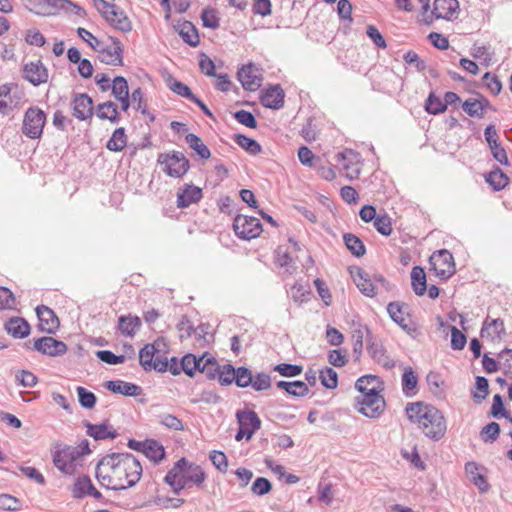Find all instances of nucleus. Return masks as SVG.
Listing matches in <instances>:
<instances>
[{"label":"nucleus","instance_id":"5fc2aeb1","mask_svg":"<svg viewBox=\"0 0 512 512\" xmlns=\"http://www.w3.org/2000/svg\"><path fill=\"white\" fill-rule=\"evenodd\" d=\"M199 359H196V355L188 353L180 360V367L182 371L189 377H194L197 372Z\"/></svg>","mask_w":512,"mask_h":512},{"label":"nucleus","instance_id":"c03bdc74","mask_svg":"<svg viewBox=\"0 0 512 512\" xmlns=\"http://www.w3.org/2000/svg\"><path fill=\"white\" fill-rule=\"evenodd\" d=\"M234 141L251 155H257L262 151L261 145L255 139L244 134H234Z\"/></svg>","mask_w":512,"mask_h":512},{"label":"nucleus","instance_id":"4c0bfd02","mask_svg":"<svg viewBox=\"0 0 512 512\" xmlns=\"http://www.w3.org/2000/svg\"><path fill=\"white\" fill-rule=\"evenodd\" d=\"M141 326V320L138 316H120L118 320V329L125 335L132 337Z\"/></svg>","mask_w":512,"mask_h":512},{"label":"nucleus","instance_id":"412c9836","mask_svg":"<svg viewBox=\"0 0 512 512\" xmlns=\"http://www.w3.org/2000/svg\"><path fill=\"white\" fill-rule=\"evenodd\" d=\"M73 116L84 121L93 115V100L86 93L74 94L72 100Z\"/></svg>","mask_w":512,"mask_h":512},{"label":"nucleus","instance_id":"6ab92c4d","mask_svg":"<svg viewBox=\"0 0 512 512\" xmlns=\"http://www.w3.org/2000/svg\"><path fill=\"white\" fill-rule=\"evenodd\" d=\"M236 418L238 425L246 430V440H250L261 427V419L254 410H238Z\"/></svg>","mask_w":512,"mask_h":512},{"label":"nucleus","instance_id":"e2e57ef3","mask_svg":"<svg viewBox=\"0 0 512 512\" xmlns=\"http://www.w3.org/2000/svg\"><path fill=\"white\" fill-rule=\"evenodd\" d=\"M21 501L10 495L0 494V509L4 511L16 512L21 510Z\"/></svg>","mask_w":512,"mask_h":512},{"label":"nucleus","instance_id":"bb28decb","mask_svg":"<svg viewBox=\"0 0 512 512\" xmlns=\"http://www.w3.org/2000/svg\"><path fill=\"white\" fill-rule=\"evenodd\" d=\"M185 462L186 465L184 466L183 474L180 475L184 477L189 486L190 484H195L197 487H200L207 477L205 471L201 466L196 463L189 462L186 458Z\"/></svg>","mask_w":512,"mask_h":512},{"label":"nucleus","instance_id":"13d9d810","mask_svg":"<svg viewBox=\"0 0 512 512\" xmlns=\"http://www.w3.org/2000/svg\"><path fill=\"white\" fill-rule=\"evenodd\" d=\"M110 89L116 99L129 96L128 83L123 76H116Z\"/></svg>","mask_w":512,"mask_h":512},{"label":"nucleus","instance_id":"4be33fe9","mask_svg":"<svg viewBox=\"0 0 512 512\" xmlns=\"http://www.w3.org/2000/svg\"><path fill=\"white\" fill-rule=\"evenodd\" d=\"M103 17L111 26L121 32L127 33L132 30L130 19L117 5L112 6L109 12H104Z\"/></svg>","mask_w":512,"mask_h":512},{"label":"nucleus","instance_id":"72a5a7b5","mask_svg":"<svg viewBox=\"0 0 512 512\" xmlns=\"http://www.w3.org/2000/svg\"><path fill=\"white\" fill-rule=\"evenodd\" d=\"M96 115L101 120H109L111 123H118L120 121L117 104L112 101L98 104Z\"/></svg>","mask_w":512,"mask_h":512},{"label":"nucleus","instance_id":"f257e3e1","mask_svg":"<svg viewBox=\"0 0 512 512\" xmlns=\"http://www.w3.org/2000/svg\"><path fill=\"white\" fill-rule=\"evenodd\" d=\"M142 472L140 461L128 452L106 454L95 468V476L100 485L114 491L134 487L139 482Z\"/></svg>","mask_w":512,"mask_h":512},{"label":"nucleus","instance_id":"7ed1b4c3","mask_svg":"<svg viewBox=\"0 0 512 512\" xmlns=\"http://www.w3.org/2000/svg\"><path fill=\"white\" fill-rule=\"evenodd\" d=\"M89 441L81 440L78 446L57 444L52 453L54 466L63 474L73 475L76 470V461L86 454H90Z\"/></svg>","mask_w":512,"mask_h":512},{"label":"nucleus","instance_id":"9d476101","mask_svg":"<svg viewBox=\"0 0 512 512\" xmlns=\"http://www.w3.org/2000/svg\"><path fill=\"white\" fill-rule=\"evenodd\" d=\"M155 348L152 344H146L139 351V363L145 371L155 370L157 372H166L167 357L156 356Z\"/></svg>","mask_w":512,"mask_h":512},{"label":"nucleus","instance_id":"a211bd4d","mask_svg":"<svg viewBox=\"0 0 512 512\" xmlns=\"http://www.w3.org/2000/svg\"><path fill=\"white\" fill-rule=\"evenodd\" d=\"M23 78L34 86L46 83L48 80V70L41 60L31 61L23 66Z\"/></svg>","mask_w":512,"mask_h":512},{"label":"nucleus","instance_id":"aec40b11","mask_svg":"<svg viewBox=\"0 0 512 512\" xmlns=\"http://www.w3.org/2000/svg\"><path fill=\"white\" fill-rule=\"evenodd\" d=\"M83 425L86 427V433L96 441L105 439H115L119 433L113 428L108 420H104L100 424H92L89 421H83Z\"/></svg>","mask_w":512,"mask_h":512},{"label":"nucleus","instance_id":"cd10ccee","mask_svg":"<svg viewBox=\"0 0 512 512\" xmlns=\"http://www.w3.org/2000/svg\"><path fill=\"white\" fill-rule=\"evenodd\" d=\"M252 380V371L246 366H240L236 369V375H234L232 378H222V386H228L232 383H235L239 388H247L251 387Z\"/></svg>","mask_w":512,"mask_h":512},{"label":"nucleus","instance_id":"4d7b16f0","mask_svg":"<svg viewBox=\"0 0 512 512\" xmlns=\"http://www.w3.org/2000/svg\"><path fill=\"white\" fill-rule=\"evenodd\" d=\"M290 292H291V297H292L293 301L298 304L307 302L311 295V290H310L309 286H305L300 283H295L291 287Z\"/></svg>","mask_w":512,"mask_h":512},{"label":"nucleus","instance_id":"9b49d317","mask_svg":"<svg viewBox=\"0 0 512 512\" xmlns=\"http://www.w3.org/2000/svg\"><path fill=\"white\" fill-rule=\"evenodd\" d=\"M33 350L45 356L58 357L66 354L68 346L51 336H42L33 341Z\"/></svg>","mask_w":512,"mask_h":512},{"label":"nucleus","instance_id":"0e129e2a","mask_svg":"<svg viewBox=\"0 0 512 512\" xmlns=\"http://www.w3.org/2000/svg\"><path fill=\"white\" fill-rule=\"evenodd\" d=\"M272 483L265 477H257L251 486V491L257 496H264L271 492Z\"/></svg>","mask_w":512,"mask_h":512},{"label":"nucleus","instance_id":"f3484780","mask_svg":"<svg viewBox=\"0 0 512 512\" xmlns=\"http://www.w3.org/2000/svg\"><path fill=\"white\" fill-rule=\"evenodd\" d=\"M405 309H408V305L405 303H400L398 301L390 302L387 305V312L390 316V318L398 324L404 331H406L409 335H413L417 332V327L415 323L411 320L406 321L404 318V314L406 313L404 311Z\"/></svg>","mask_w":512,"mask_h":512},{"label":"nucleus","instance_id":"f03ea898","mask_svg":"<svg viewBox=\"0 0 512 512\" xmlns=\"http://www.w3.org/2000/svg\"><path fill=\"white\" fill-rule=\"evenodd\" d=\"M405 411L409 421L418 424L419 429L427 438L439 441L445 436L447 422L437 407L417 401L408 403Z\"/></svg>","mask_w":512,"mask_h":512},{"label":"nucleus","instance_id":"7c9ffc66","mask_svg":"<svg viewBox=\"0 0 512 512\" xmlns=\"http://www.w3.org/2000/svg\"><path fill=\"white\" fill-rule=\"evenodd\" d=\"M484 179L496 192L503 190L510 181L507 174L498 166H494L490 172L486 173Z\"/></svg>","mask_w":512,"mask_h":512},{"label":"nucleus","instance_id":"6e6552de","mask_svg":"<svg viewBox=\"0 0 512 512\" xmlns=\"http://www.w3.org/2000/svg\"><path fill=\"white\" fill-rule=\"evenodd\" d=\"M233 230L240 239L251 240L261 234L262 224L256 217L238 214L233 220Z\"/></svg>","mask_w":512,"mask_h":512},{"label":"nucleus","instance_id":"ea45409f","mask_svg":"<svg viewBox=\"0 0 512 512\" xmlns=\"http://www.w3.org/2000/svg\"><path fill=\"white\" fill-rule=\"evenodd\" d=\"M143 453L148 459L152 460L156 464L165 458L164 447L154 439L146 440Z\"/></svg>","mask_w":512,"mask_h":512},{"label":"nucleus","instance_id":"423d86ee","mask_svg":"<svg viewBox=\"0 0 512 512\" xmlns=\"http://www.w3.org/2000/svg\"><path fill=\"white\" fill-rule=\"evenodd\" d=\"M46 124L45 112L37 106L29 107L23 117L22 133L30 139H39Z\"/></svg>","mask_w":512,"mask_h":512},{"label":"nucleus","instance_id":"20e7f679","mask_svg":"<svg viewBox=\"0 0 512 512\" xmlns=\"http://www.w3.org/2000/svg\"><path fill=\"white\" fill-rule=\"evenodd\" d=\"M382 387H371L367 395L355 398V408L362 415L369 418H378L384 412L386 402L380 394Z\"/></svg>","mask_w":512,"mask_h":512},{"label":"nucleus","instance_id":"603ef678","mask_svg":"<svg viewBox=\"0 0 512 512\" xmlns=\"http://www.w3.org/2000/svg\"><path fill=\"white\" fill-rule=\"evenodd\" d=\"M273 370L283 377L291 378L299 376L303 371V366L283 362L275 365Z\"/></svg>","mask_w":512,"mask_h":512},{"label":"nucleus","instance_id":"052dcab7","mask_svg":"<svg viewBox=\"0 0 512 512\" xmlns=\"http://www.w3.org/2000/svg\"><path fill=\"white\" fill-rule=\"evenodd\" d=\"M233 118L240 124L251 128L256 129L258 126V122L250 111L247 110H238L233 113Z\"/></svg>","mask_w":512,"mask_h":512},{"label":"nucleus","instance_id":"a18cd8bd","mask_svg":"<svg viewBox=\"0 0 512 512\" xmlns=\"http://www.w3.org/2000/svg\"><path fill=\"white\" fill-rule=\"evenodd\" d=\"M159 424L173 431H183L184 424L177 416L169 413H160L156 416Z\"/></svg>","mask_w":512,"mask_h":512},{"label":"nucleus","instance_id":"4468645a","mask_svg":"<svg viewBox=\"0 0 512 512\" xmlns=\"http://www.w3.org/2000/svg\"><path fill=\"white\" fill-rule=\"evenodd\" d=\"M35 312L39 320V331L55 334L59 329L60 321L54 310L46 305H39L36 307Z\"/></svg>","mask_w":512,"mask_h":512},{"label":"nucleus","instance_id":"0eeeda50","mask_svg":"<svg viewBox=\"0 0 512 512\" xmlns=\"http://www.w3.org/2000/svg\"><path fill=\"white\" fill-rule=\"evenodd\" d=\"M429 263L441 280H448L456 272L454 257L447 249L435 251L429 257Z\"/></svg>","mask_w":512,"mask_h":512},{"label":"nucleus","instance_id":"1a4fd4ad","mask_svg":"<svg viewBox=\"0 0 512 512\" xmlns=\"http://www.w3.org/2000/svg\"><path fill=\"white\" fill-rule=\"evenodd\" d=\"M458 11V0H434L433 9L423 17L421 22L430 26L435 19L451 21L454 18V14Z\"/></svg>","mask_w":512,"mask_h":512},{"label":"nucleus","instance_id":"774afa93","mask_svg":"<svg viewBox=\"0 0 512 512\" xmlns=\"http://www.w3.org/2000/svg\"><path fill=\"white\" fill-rule=\"evenodd\" d=\"M38 382V378L35 374L28 370H20L16 374L17 385L23 387H34Z\"/></svg>","mask_w":512,"mask_h":512},{"label":"nucleus","instance_id":"f704fd0d","mask_svg":"<svg viewBox=\"0 0 512 512\" xmlns=\"http://www.w3.org/2000/svg\"><path fill=\"white\" fill-rule=\"evenodd\" d=\"M411 285L417 296H423L427 290L426 273L421 266H414L411 271Z\"/></svg>","mask_w":512,"mask_h":512},{"label":"nucleus","instance_id":"2f4dec72","mask_svg":"<svg viewBox=\"0 0 512 512\" xmlns=\"http://www.w3.org/2000/svg\"><path fill=\"white\" fill-rule=\"evenodd\" d=\"M401 384L405 396L412 397L417 393L418 376L412 367L408 366L404 368Z\"/></svg>","mask_w":512,"mask_h":512},{"label":"nucleus","instance_id":"e433bc0d","mask_svg":"<svg viewBox=\"0 0 512 512\" xmlns=\"http://www.w3.org/2000/svg\"><path fill=\"white\" fill-rule=\"evenodd\" d=\"M185 141L200 159L207 160L211 157L210 149L203 143L202 139L198 135L188 133L185 136Z\"/></svg>","mask_w":512,"mask_h":512},{"label":"nucleus","instance_id":"a878e982","mask_svg":"<svg viewBox=\"0 0 512 512\" xmlns=\"http://www.w3.org/2000/svg\"><path fill=\"white\" fill-rule=\"evenodd\" d=\"M5 331L15 339H23L29 336L31 326L22 317H11L4 324Z\"/></svg>","mask_w":512,"mask_h":512},{"label":"nucleus","instance_id":"c85d7f7f","mask_svg":"<svg viewBox=\"0 0 512 512\" xmlns=\"http://www.w3.org/2000/svg\"><path fill=\"white\" fill-rule=\"evenodd\" d=\"M479 466L476 462H467L465 471L470 481L479 489L481 493H485L490 489V485L484 475L479 472Z\"/></svg>","mask_w":512,"mask_h":512},{"label":"nucleus","instance_id":"de8ad7c7","mask_svg":"<svg viewBox=\"0 0 512 512\" xmlns=\"http://www.w3.org/2000/svg\"><path fill=\"white\" fill-rule=\"evenodd\" d=\"M365 330H366V340L368 343L367 351H368L369 355L371 356V358L374 361H377L380 357L384 356V353H386V350L381 343L374 341L372 333L367 326H365Z\"/></svg>","mask_w":512,"mask_h":512},{"label":"nucleus","instance_id":"37998d69","mask_svg":"<svg viewBox=\"0 0 512 512\" xmlns=\"http://www.w3.org/2000/svg\"><path fill=\"white\" fill-rule=\"evenodd\" d=\"M93 486L94 485L88 475H81L77 477L73 485L72 495L74 498L82 499L88 496V493Z\"/></svg>","mask_w":512,"mask_h":512},{"label":"nucleus","instance_id":"58836bf2","mask_svg":"<svg viewBox=\"0 0 512 512\" xmlns=\"http://www.w3.org/2000/svg\"><path fill=\"white\" fill-rule=\"evenodd\" d=\"M343 241L346 248L351 252V254L357 258H360L365 255L366 247L363 241L352 233H345L343 235Z\"/></svg>","mask_w":512,"mask_h":512},{"label":"nucleus","instance_id":"b1692460","mask_svg":"<svg viewBox=\"0 0 512 512\" xmlns=\"http://www.w3.org/2000/svg\"><path fill=\"white\" fill-rule=\"evenodd\" d=\"M353 280L361 291V293L367 297H374L376 295V289L373 284L370 275L360 267H353L350 270Z\"/></svg>","mask_w":512,"mask_h":512},{"label":"nucleus","instance_id":"393cba45","mask_svg":"<svg viewBox=\"0 0 512 512\" xmlns=\"http://www.w3.org/2000/svg\"><path fill=\"white\" fill-rule=\"evenodd\" d=\"M104 387L112 393L124 396L137 397L142 393V388L139 385L123 380L106 381Z\"/></svg>","mask_w":512,"mask_h":512},{"label":"nucleus","instance_id":"69168bd1","mask_svg":"<svg viewBox=\"0 0 512 512\" xmlns=\"http://www.w3.org/2000/svg\"><path fill=\"white\" fill-rule=\"evenodd\" d=\"M508 411L505 409L504 400L502 395L495 394L493 397V403L490 410V415L493 418L500 419L508 417Z\"/></svg>","mask_w":512,"mask_h":512},{"label":"nucleus","instance_id":"ddd939ff","mask_svg":"<svg viewBox=\"0 0 512 512\" xmlns=\"http://www.w3.org/2000/svg\"><path fill=\"white\" fill-rule=\"evenodd\" d=\"M186 465L185 457L177 460L173 467L164 477V482L171 488L174 494L179 495L185 488L190 487L183 476L184 466Z\"/></svg>","mask_w":512,"mask_h":512},{"label":"nucleus","instance_id":"c756f323","mask_svg":"<svg viewBox=\"0 0 512 512\" xmlns=\"http://www.w3.org/2000/svg\"><path fill=\"white\" fill-rule=\"evenodd\" d=\"M276 387L278 389L284 390L288 395L293 397H304L309 393L308 384L300 380H279L276 382Z\"/></svg>","mask_w":512,"mask_h":512},{"label":"nucleus","instance_id":"473e14b6","mask_svg":"<svg viewBox=\"0 0 512 512\" xmlns=\"http://www.w3.org/2000/svg\"><path fill=\"white\" fill-rule=\"evenodd\" d=\"M179 36L182 40L191 47H197L200 43L198 30L195 25L190 21H183L179 25Z\"/></svg>","mask_w":512,"mask_h":512},{"label":"nucleus","instance_id":"79ce46f5","mask_svg":"<svg viewBox=\"0 0 512 512\" xmlns=\"http://www.w3.org/2000/svg\"><path fill=\"white\" fill-rule=\"evenodd\" d=\"M127 145V136L125 133V129L123 127H119L114 130L112 136L107 141L106 148L113 152L122 151Z\"/></svg>","mask_w":512,"mask_h":512},{"label":"nucleus","instance_id":"5701e85b","mask_svg":"<svg viewBox=\"0 0 512 512\" xmlns=\"http://www.w3.org/2000/svg\"><path fill=\"white\" fill-rule=\"evenodd\" d=\"M203 197L202 189L193 184H184L177 192V207L187 208L191 204L198 203Z\"/></svg>","mask_w":512,"mask_h":512},{"label":"nucleus","instance_id":"8fccbe9b","mask_svg":"<svg viewBox=\"0 0 512 512\" xmlns=\"http://www.w3.org/2000/svg\"><path fill=\"white\" fill-rule=\"evenodd\" d=\"M321 384L327 389H335L338 386V374L331 367H325L319 372Z\"/></svg>","mask_w":512,"mask_h":512},{"label":"nucleus","instance_id":"09e8293b","mask_svg":"<svg viewBox=\"0 0 512 512\" xmlns=\"http://www.w3.org/2000/svg\"><path fill=\"white\" fill-rule=\"evenodd\" d=\"M202 25L205 28L218 29L220 26V18L215 8L205 7L201 12Z\"/></svg>","mask_w":512,"mask_h":512},{"label":"nucleus","instance_id":"49530a36","mask_svg":"<svg viewBox=\"0 0 512 512\" xmlns=\"http://www.w3.org/2000/svg\"><path fill=\"white\" fill-rule=\"evenodd\" d=\"M424 109L428 114L439 115L446 111V104H443V101L434 92H430L425 100Z\"/></svg>","mask_w":512,"mask_h":512},{"label":"nucleus","instance_id":"338daca9","mask_svg":"<svg viewBox=\"0 0 512 512\" xmlns=\"http://www.w3.org/2000/svg\"><path fill=\"white\" fill-rule=\"evenodd\" d=\"M298 158L302 165L310 168H313L320 159L307 146H301L298 149Z\"/></svg>","mask_w":512,"mask_h":512},{"label":"nucleus","instance_id":"c9c22d12","mask_svg":"<svg viewBox=\"0 0 512 512\" xmlns=\"http://www.w3.org/2000/svg\"><path fill=\"white\" fill-rule=\"evenodd\" d=\"M490 328H493V333L498 339H502L506 335L504 321L500 318L490 319L489 316L485 318L480 332L482 338H484L486 334L487 336H491L489 332Z\"/></svg>","mask_w":512,"mask_h":512},{"label":"nucleus","instance_id":"680f3d73","mask_svg":"<svg viewBox=\"0 0 512 512\" xmlns=\"http://www.w3.org/2000/svg\"><path fill=\"white\" fill-rule=\"evenodd\" d=\"M24 7L39 16H49L46 0H21Z\"/></svg>","mask_w":512,"mask_h":512},{"label":"nucleus","instance_id":"dca6fc26","mask_svg":"<svg viewBox=\"0 0 512 512\" xmlns=\"http://www.w3.org/2000/svg\"><path fill=\"white\" fill-rule=\"evenodd\" d=\"M285 92L280 84L269 85L261 91L260 103L273 110H279L284 106Z\"/></svg>","mask_w":512,"mask_h":512},{"label":"nucleus","instance_id":"3c124183","mask_svg":"<svg viewBox=\"0 0 512 512\" xmlns=\"http://www.w3.org/2000/svg\"><path fill=\"white\" fill-rule=\"evenodd\" d=\"M78 402L84 409H92L95 407L97 402L96 395L88 389L78 386L77 389Z\"/></svg>","mask_w":512,"mask_h":512},{"label":"nucleus","instance_id":"39448f33","mask_svg":"<svg viewBox=\"0 0 512 512\" xmlns=\"http://www.w3.org/2000/svg\"><path fill=\"white\" fill-rule=\"evenodd\" d=\"M157 163L162 165V171L172 178H182L190 169V161L183 152L172 150L160 153Z\"/></svg>","mask_w":512,"mask_h":512},{"label":"nucleus","instance_id":"f8f14e48","mask_svg":"<svg viewBox=\"0 0 512 512\" xmlns=\"http://www.w3.org/2000/svg\"><path fill=\"white\" fill-rule=\"evenodd\" d=\"M109 40L111 41L113 48L106 46V47H99L97 46L96 52H98V58L99 60L106 64V65H112V66H122L123 65V52L124 47L121 41L113 36H109Z\"/></svg>","mask_w":512,"mask_h":512},{"label":"nucleus","instance_id":"864d4df0","mask_svg":"<svg viewBox=\"0 0 512 512\" xmlns=\"http://www.w3.org/2000/svg\"><path fill=\"white\" fill-rule=\"evenodd\" d=\"M500 425L497 422H490L480 431V437L484 443H493L500 435Z\"/></svg>","mask_w":512,"mask_h":512},{"label":"nucleus","instance_id":"6e6d98bb","mask_svg":"<svg viewBox=\"0 0 512 512\" xmlns=\"http://www.w3.org/2000/svg\"><path fill=\"white\" fill-rule=\"evenodd\" d=\"M374 227L383 236H390L392 233V220L386 213L378 214L374 220Z\"/></svg>","mask_w":512,"mask_h":512},{"label":"nucleus","instance_id":"a19ab883","mask_svg":"<svg viewBox=\"0 0 512 512\" xmlns=\"http://www.w3.org/2000/svg\"><path fill=\"white\" fill-rule=\"evenodd\" d=\"M166 84L169 89L175 94L186 98L190 101L195 100L196 95L191 91L190 87L181 81L175 79L172 75H169L166 79Z\"/></svg>","mask_w":512,"mask_h":512},{"label":"nucleus","instance_id":"2eb2a0df","mask_svg":"<svg viewBox=\"0 0 512 512\" xmlns=\"http://www.w3.org/2000/svg\"><path fill=\"white\" fill-rule=\"evenodd\" d=\"M258 69L253 63L243 65L237 72V79L247 91H256L262 84L263 77L258 74Z\"/></svg>","mask_w":512,"mask_h":512},{"label":"nucleus","instance_id":"bf43d9fd","mask_svg":"<svg viewBox=\"0 0 512 512\" xmlns=\"http://www.w3.org/2000/svg\"><path fill=\"white\" fill-rule=\"evenodd\" d=\"M375 381H377L380 386L383 384V382L380 381L379 377L376 375L367 374L361 376L360 378L357 379L355 383V388L361 393V395H367V393H369V390H371V387L369 386Z\"/></svg>","mask_w":512,"mask_h":512}]
</instances>
